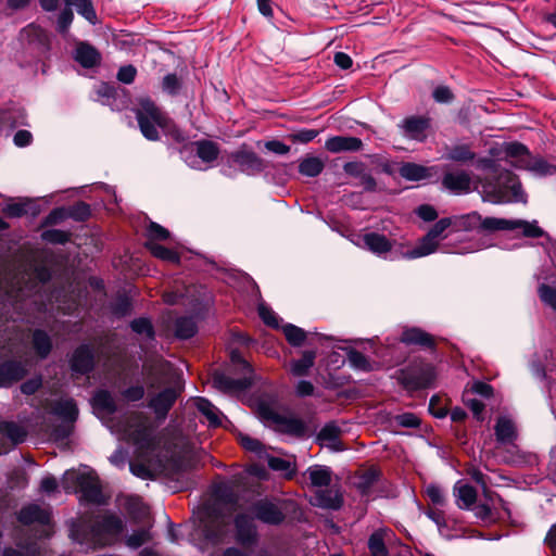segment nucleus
<instances>
[{"label": "nucleus", "instance_id": "a18cd8bd", "mask_svg": "<svg viewBox=\"0 0 556 556\" xmlns=\"http://www.w3.org/2000/svg\"><path fill=\"white\" fill-rule=\"evenodd\" d=\"M33 343L36 352L41 357H45L49 354L51 350V341L45 332L40 330L35 331L33 334Z\"/></svg>", "mask_w": 556, "mask_h": 556}, {"label": "nucleus", "instance_id": "4be33fe9", "mask_svg": "<svg viewBox=\"0 0 556 556\" xmlns=\"http://www.w3.org/2000/svg\"><path fill=\"white\" fill-rule=\"evenodd\" d=\"M25 372L26 368L20 363H4L0 366V387H8L20 380Z\"/></svg>", "mask_w": 556, "mask_h": 556}, {"label": "nucleus", "instance_id": "69168bd1", "mask_svg": "<svg viewBox=\"0 0 556 556\" xmlns=\"http://www.w3.org/2000/svg\"><path fill=\"white\" fill-rule=\"evenodd\" d=\"M73 12L71 9H65L61 12L58 20V29L61 33H65L73 21Z\"/></svg>", "mask_w": 556, "mask_h": 556}, {"label": "nucleus", "instance_id": "f257e3e1", "mask_svg": "<svg viewBox=\"0 0 556 556\" xmlns=\"http://www.w3.org/2000/svg\"><path fill=\"white\" fill-rule=\"evenodd\" d=\"M254 515L265 523L277 525L285 519L281 509L274 503L258 501L244 508L243 513H238L235 518L236 540L245 549H249L256 543L257 533L253 523Z\"/></svg>", "mask_w": 556, "mask_h": 556}, {"label": "nucleus", "instance_id": "de8ad7c7", "mask_svg": "<svg viewBox=\"0 0 556 556\" xmlns=\"http://www.w3.org/2000/svg\"><path fill=\"white\" fill-rule=\"evenodd\" d=\"M348 361L354 369L369 371L372 368L369 361L362 353L353 349L348 351Z\"/></svg>", "mask_w": 556, "mask_h": 556}, {"label": "nucleus", "instance_id": "c756f323", "mask_svg": "<svg viewBox=\"0 0 556 556\" xmlns=\"http://www.w3.org/2000/svg\"><path fill=\"white\" fill-rule=\"evenodd\" d=\"M476 154L469 144L457 143L446 149L445 157L458 163H467L475 159Z\"/></svg>", "mask_w": 556, "mask_h": 556}, {"label": "nucleus", "instance_id": "e433bc0d", "mask_svg": "<svg viewBox=\"0 0 556 556\" xmlns=\"http://www.w3.org/2000/svg\"><path fill=\"white\" fill-rule=\"evenodd\" d=\"M387 535V530H377L370 535L368 547L372 556H387L388 553L384 546V538Z\"/></svg>", "mask_w": 556, "mask_h": 556}, {"label": "nucleus", "instance_id": "473e14b6", "mask_svg": "<svg viewBox=\"0 0 556 556\" xmlns=\"http://www.w3.org/2000/svg\"><path fill=\"white\" fill-rule=\"evenodd\" d=\"M517 167L528 169L539 176H544L555 170V168L548 165L544 160L533 157L531 154H529L525 163H517Z\"/></svg>", "mask_w": 556, "mask_h": 556}, {"label": "nucleus", "instance_id": "6e6552de", "mask_svg": "<svg viewBox=\"0 0 556 556\" xmlns=\"http://www.w3.org/2000/svg\"><path fill=\"white\" fill-rule=\"evenodd\" d=\"M122 529L123 522L118 517L110 514L98 516L91 527V540L98 545L110 544Z\"/></svg>", "mask_w": 556, "mask_h": 556}, {"label": "nucleus", "instance_id": "f3484780", "mask_svg": "<svg viewBox=\"0 0 556 556\" xmlns=\"http://www.w3.org/2000/svg\"><path fill=\"white\" fill-rule=\"evenodd\" d=\"M332 471L329 467L323 465L309 466L303 477L315 488L328 486L331 482Z\"/></svg>", "mask_w": 556, "mask_h": 556}, {"label": "nucleus", "instance_id": "680f3d73", "mask_svg": "<svg viewBox=\"0 0 556 556\" xmlns=\"http://www.w3.org/2000/svg\"><path fill=\"white\" fill-rule=\"evenodd\" d=\"M27 202L10 203L5 206L3 212L11 217H18L27 213Z\"/></svg>", "mask_w": 556, "mask_h": 556}, {"label": "nucleus", "instance_id": "603ef678", "mask_svg": "<svg viewBox=\"0 0 556 556\" xmlns=\"http://www.w3.org/2000/svg\"><path fill=\"white\" fill-rule=\"evenodd\" d=\"M539 295L544 304L556 309V287L541 285L539 288Z\"/></svg>", "mask_w": 556, "mask_h": 556}, {"label": "nucleus", "instance_id": "4468645a", "mask_svg": "<svg viewBox=\"0 0 556 556\" xmlns=\"http://www.w3.org/2000/svg\"><path fill=\"white\" fill-rule=\"evenodd\" d=\"M325 148L331 153L355 152L363 148V142L356 137L334 136L326 140Z\"/></svg>", "mask_w": 556, "mask_h": 556}, {"label": "nucleus", "instance_id": "cd10ccee", "mask_svg": "<svg viewBox=\"0 0 556 556\" xmlns=\"http://www.w3.org/2000/svg\"><path fill=\"white\" fill-rule=\"evenodd\" d=\"M363 242L369 251L376 254L387 253L392 247L386 236L376 232L364 235Z\"/></svg>", "mask_w": 556, "mask_h": 556}, {"label": "nucleus", "instance_id": "0eeeda50", "mask_svg": "<svg viewBox=\"0 0 556 556\" xmlns=\"http://www.w3.org/2000/svg\"><path fill=\"white\" fill-rule=\"evenodd\" d=\"M520 231L525 237L539 238L544 231L538 226V223L523 219H507L500 217H481L480 231Z\"/></svg>", "mask_w": 556, "mask_h": 556}, {"label": "nucleus", "instance_id": "338daca9", "mask_svg": "<svg viewBox=\"0 0 556 556\" xmlns=\"http://www.w3.org/2000/svg\"><path fill=\"white\" fill-rule=\"evenodd\" d=\"M136 68L131 65L123 66L117 73V78L122 83L130 84L135 79Z\"/></svg>", "mask_w": 556, "mask_h": 556}, {"label": "nucleus", "instance_id": "bb28decb", "mask_svg": "<svg viewBox=\"0 0 556 556\" xmlns=\"http://www.w3.org/2000/svg\"><path fill=\"white\" fill-rule=\"evenodd\" d=\"M92 407L100 417H104L115 412V402L108 391H99L92 399Z\"/></svg>", "mask_w": 556, "mask_h": 556}, {"label": "nucleus", "instance_id": "f704fd0d", "mask_svg": "<svg viewBox=\"0 0 556 556\" xmlns=\"http://www.w3.org/2000/svg\"><path fill=\"white\" fill-rule=\"evenodd\" d=\"M324 162L317 156L303 159L299 164V172L307 177H316L324 169Z\"/></svg>", "mask_w": 556, "mask_h": 556}, {"label": "nucleus", "instance_id": "393cba45", "mask_svg": "<svg viewBox=\"0 0 556 556\" xmlns=\"http://www.w3.org/2000/svg\"><path fill=\"white\" fill-rule=\"evenodd\" d=\"M456 504L462 509L470 508L477 500L476 490L466 483L457 482L454 486Z\"/></svg>", "mask_w": 556, "mask_h": 556}, {"label": "nucleus", "instance_id": "b1692460", "mask_svg": "<svg viewBox=\"0 0 556 556\" xmlns=\"http://www.w3.org/2000/svg\"><path fill=\"white\" fill-rule=\"evenodd\" d=\"M495 435L501 444L513 443L517 438L514 422L507 417H500L495 425Z\"/></svg>", "mask_w": 556, "mask_h": 556}, {"label": "nucleus", "instance_id": "dca6fc26", "mask_svg": "<svg viewBox=\"0 0 556 556\" xmlns=\"http://www.w3.org/2000/svg\"><path fill=\"white\" fill-rule=\"evenodd\" d=\"M400 175L412 181H419L424 179H429L432 176L438 174L437 166L426 167L415 163H405L400 167Z\"/></svg>", "mask_w": 556, "mask_h": 556}, {"label": "nucleus", "instance_id": "bf43d9fd", "mask_svg": "<svg viewBox=\"0 0 556 556\" xmlns=\"http://www.w3.org/2000/svg\"><path fill=\"white\" fill-rule=\"evenodd\" d=\"M148 236L150 241L154 242V240H165L168 238L169 232L167 229L162 227L156 223H151L148 228Z\"/></svg>", "mask_w": 556, "mask_h": 556}, {"label": "nucleus", "instance_id": "37998d69", "mask_svg": "<svg viewBox=\"0 0 556 556\" xmlns=\"http://www.w3.org/2000/svg\"><path fill=\"white\" fill-rule=\"evenodd\" d=\"M67 7L76 8L77 12L91 23L96 21V13L89 0H64Z\"/></svg>", "mask_w": 556, "mask_h": 556}, {"label": "nucleus", "instance_id": "ddd939ff", "mask_svg": "<svg viewBox=\"0 0 556 556\" xmlns=\"http://www.w3.org/2000/svg\"><path fill=\"white\" fill-rule=\"evenodd\" d=\"M230 159L242 172L248 174L261 172L263 169V161L253 151L247 150L244 147L233 152L230 155Z\"/></svg>", "mask_w": 556, "mask_h": 556}, {"label": "nucleus", "instance_id": "e2e57ef3", "mask_svg": "<svg viewBox=\"0 0 556 556\" xmlns=\"http://www.w3.org/2000/svg\"><path fill=\"white\" fill-rule=\"evenodd\" d=\"M149 539V533L147 530H140L127 538V545L130 547H139L143 543H146Z\"/></svg>", "mask_w": 556, "mask_h": 556}, {"label": "nucleus", "instance_id": "9d476101", "mask_svg": "<svg viewBox=\"0 0 556 556\" xmlns=\"http://www.w3.org/2000/svg\"><path fill=\"white\" fill-rule=\"evenodd\" d=\"M177 396V389L166 388L163 391L150 396L149 407L154 412L159 419H164L168 410L174 405Z\"/></svg>", "mask_w": 556, "mask_h": 556}, {"label": "nucleus", "instance_id": "2f4dec72", "mask_svg": "<svg viewBox=\"0 0 556 556\" xmlns=\"http://www.w3.org/2000/svg\"><path fill=\"white\" fill-rule=\"evenodd\" d=\"M76 61L84 67H92L99 62V53L88 45L80 43L75 53Z\"/></svg>", "mask_w": 556, "mask_h": 556}, {"label": "nucleus", "instance_id": "ea45409f", "mask_svg": "<svg viewBox=\"0 0 556 556\" xmlns=\"http://www.w3.org/2000/svg\"><path fill=\"white\" fill-rule=\"evenodd\" d=\"M505 153L510 159V163L516 167L517 163H525L530 154L523 144L516 142L506 144Z\"/></svg>", "mask_w": 556, "mask_h": 556}, {"label": "nucleus", "instance_id": "4c0bfd02", "mask_svg": "<svg viewBox=\"0 0 556 556\" xmlns=\"http://www.w3.org/2000/svg\"><path fill=\"white\" fill-rule=\"evenodd\" d=\"M197 408L207 418L211 425L220 424L218 409L206 399L198 397L194 402Z\"/></svg>", "mask_w": 556, "mask_h": 556}, {"label": "nucleus", "instance_id": "4d7b16f0", "mask_svg": "<svg viewBox=\"0 0 556 556\" xmlns=\"http://www.w3.org/2000/svg\"><path fill=\"white\" fill-rule=\"evenodd\" d=\"M319 131L315 129H302L290 135V139L294 142L307 143L318 136Z\"/></svg>", "mask_w": 556, "mask_h": 556}, {"label": "nucleus", "instance_id": "58836bf2", "mask_svg": "<svg viewBox=\"0 0 556 556\" xmlns=\"http://www.w3.org/2000/svg\"><path fill=\"white\" fill-rule=\"evenodd\" d=\"M147 248L149 249L150 253L153 256H155L160 260H163V261H166L169 263H178L179 262V256L175 251L167 249L156 242L149 241L147 243Z\"/></svg>", "mask_w": 556, "mask_h": 556}, {"label": "nucleus", "instance_id": "c9c22d12", "mask_svg": "<svg viewBox=\"0 0 556 556\" xmlns=\"http://www.w3.org/2000/svg\"><path fill=\"white\" fill-rule=\"evenodd\" d=\"M341 496L333 491L318 492L315 496L314 504L323 508L337 509L341 506Z\"/></svg>", "mask_w": 556, "mask_h": 556}, {"label": "nucleus", "instance_id": "9b49d317", "mask_svg": "<svg viewBox=\"0 0 556 556\" xmlns=\"http://www.w3.org/2000/svg\"><path fill=\"white\" fill-rule=\"evenodd\" d=\"M26 438L25 429L14 422L0 424V454L7 452L11 446L21 443Z\"/></svg>", "mask_w": 556, "mask_h": 556}, {"label": "nucleus", "instance_id": "7ed1b4c3", "mask_svg": "<svg viewBox=\"0 0 556 556\" xmlns=\"http://www.w3.org/2000/svg\"><path fill=\"white\" fill-rule=\"evenodd\" d=\"M237 501L218 500L213 507H206L201 514L200 528L204 538L217 544L224 541L229 530L230 516L239 510Z\"/></svg>", "mask_w": 556, "mask_h": 556}, {"label": "nucleus", "instance_id": "5fc2aeb1", "mask_svg": "<svg viewBox=\"0 0 556 556\" xmlns=\"http://www.w3.org/2000/svg\"><path fill=\"white\" fill-rule=\"evenodd\" d=\"M239 440L242 447L247 451L254 452L258 455L263 453L264 446L258 440L243 434L240 435Z\"/></svg>", "mask_w": 556, "mask_h": 556}, {"label": "nucleus", "instance_id": "2eb2a0df", "mask_svg": "<svg viewBox=\"0 0 556 556\" xmlns=\"http://www.w3.org/2000/svg\"><path fill=\"white\" fill-rule=\"evenodd\" d=\"M50 413L64 421L74 422L78 416V408L75 402L68 397H60L50 404Z\"/></svg>", "mask_w": 556, "mask_h": 556}, {"label": "nucleus", "instance_id": "8fccbe9b", "mask_svg": "<svg viewBox=\"0 0 556 556\" xmlns=\"http://www.w3.org/2000/svg\"><path fill=\"white\" fill-rule=\"evenodd\" d=\"M268 465L271 469L283 472L287 478H291L294 472L292 464L283 458L269 457Z\"/></svg>", "mask_w": 556, "mask_h": 556}, {"label": "nucleus", "instance_id": "774afa93", "mask_svg": "<svg viewBox=\"0 0 556 556\" xmlns=\"http://www.w3.org/2000/svg\"><path fill=\"white\" fill-rule=\"evenodd\" d=\"M265 148L268 151H271V152H274L276 154H280V155L287 154L290 151V148L288 146H286L283 142L278 141V140L267 141L265 143Z\"/></svg>", "mask_w": 556, "mask_h": 556}, {"label": "nucleus", "instance_id": "0e129e2a", "mask_svg": "<svg viewBox=\"0 0 556 556\" xmlns=\"http://www.w3.org/2000/svg\"><path fill=\"white\" fill-rule=\"evenodd\" d=\"M433 98L437 102L447 103L452 101L453 94L450 88L445 86H439L433 90Z\"/></svg>", "mask_w": 556, "mask_h": 556}, {"label": "nucleus", "instance_id": "09e8293b", "mask_svg": "<svg viewBox=\"0 0 556 556\" xmlns=\"http://www.w3.org/2000/svg\"><path fill=\"white\" fill-rule=\"evenodd\" d=\"M281 428L291 434L301 435L305 432V424L298 418H286L281 420Z\"/></svg>", "mask_w": 556, "mask_h": 556}, {"label": "nucleus", "instance_id": "13d9d810", "mask_svg": "<svg viewBox=\"0 0 556 556\" xmlns=\"http://www.w3.org/2000/svg\"><path fill=\"white\" fill-rule=\"evenodd\" d=\"M131 328L135 332L143 334L148 338H152L153 329L148 319L139 318L131 323Z\"/></svg>", "mask_w": 556, "mask_h": 556}, {"label": "nucleus", "instance_id": "c85d7f7f", "mask_svg": "<svg viewBox=\"0 0 556 556\" xmlns=\"http://www.w3.org/2000/svg\"><path fill=\"white\" fill-rule=\"evenodd\" d=\"M439 247V241L432 238L429 233H427L418 243V245L404 253L406 258H418L422 256H427L437 251Z\"/></svg>", "mask_w": 556, "mask_h": 556}, {"label": "nucleus", "instance_id": "72a5a7b5", "mask_svg": "<svg viewBox=\"0 0 556 556\" xmlns=\"http://www.w3.org/2000/svg\"><path fill=\"white\" fill-rule=\"evenodd\" d=\"M402 341L407 344H419L422 346H432V338L418 328L407 329L402 333Z\"/></svg>", "mask_w": 556, "mask_h": 556}, {"label": "nucleus", "instance_id": "6e6d98bb", "mask_svg": "<svg viewBox=\"0 0 556 556\" xmlns=\"http://www.w3.org/2000/svg\"><path fill=\"white\" fill-rule=\"evenodd\" d=\"M426 494L432 504L442 506L445 503V496L441 488L430 484L426 488Z\"/></svg>", "mask_w": 556, "mask_h": 556}, {"label": "nucleus", "instance_id": "a211bd4d", "mask_svg": "<svg viewBox=\"0 0 556 556\" xmlns=\"http://www.w3.org/2000/svg\"><path fill=\"white\" fill-rule=\"evenodd\" d=\"M451 224L452 230L455 232L459 231H480L481 215L477 212H471L464 215L452 216Z\"/></svg>", "mask_w": 556, "mask_h": 556}, {"label": "nucleus", "instance_id": "a878e982", "mask_svg": "<svg viewBox=\"0 0 556 556\" xmlns=\"http://www.w3.org/2000/svg\"><path fill=\"white\" fill-rule=\"evenodd\" d=\"M18 519L25 525L33 522L47 523L49 521V511L37 505H28L20 511Z\"/></svg>", "mask_w": 556, "mask_h": 556}, {"label": "nucleus", "instance_id": "5701e85b", "mask_svg": "<svg viewBox=\"0 0 556 556\" xmlns=\"http://www.w3.org/2000/svg\"><path fill=\"white\" fill-rule=\"evenodd\" d=\"M428 127L429 121L422 117H409L403 122L405 135L415 140H424Z\"/></svg>", "mask_w": 556, "mask_h": 556}, {"label": "nucleus", "instance_id": "f03ea898", "mask_svg": "<svg viewBox=\"0 0 556 556\" xmlns=\"http://www.w3.org/2000/svg\"><path fill=\"white\" fill-rule=\"evenodd\" d=\"M109 427L119 439L135 445L140 454L153 452L160 445V438L155 434L149 418L142 413L128 414Z\"/></svg>", "mask_w": 556, "mask_h": 556}, {"label": "nucleus", "instance_id": "49530a36", "mask_svg": "<svg viewBox=\"0 0 556 556\" xmlns=\"http://www.w3.org/2000/svg\"><path fill=\"white\" fill-rule=\"evenodd\" d=\"M22 114L15 110H8L0 113V128L12 129L16 125L22 124Z\"/></svg>", "mask_w": 556, "mask_h": 556}, {"label": "nucleus", "instance_id": "423d86ee", "mask_svg": "<svg viewBox=\"0 0 556 556\" xmlns=\"http://www.w3.org/2000/svg\"><path fill=\"white\" fill-rule=\"evenodd\" d=\"M63 488L67 492H79L83 497L92 503H102L103 496L101 493L98 477L92 470H67L64 473Z\"/></svg>", "mask_w": 556, "mask_h": 556}, {"label": "nucleus", "instance_id": "412c9836", "mask_svg": "<svg viewBox=\"0 0 556 556\" xmlns=\"http://www.w3.org/2000/svg\"><path fill=\"white\" fill-rule=\"evenodd\" d=\"M72 369L75 372H88L93 365V355L89 346L83 345L78 348L71 361Z\"/></svg>", "mask_w": 556, "mask_h": 556}, {"label": "nucleus", "instance_id": "f8f14e48", "mask_svg": "<svg viewBox=\"0 0 556 556\" xmlns=\"http://www.w3.org/2000/svg\"><path fill=\"white\" fill-rule=\"evenodd\" d=\"M444 188L456 194L469 193L472 190V179L465 170L450 172L443 177Z\"/></svg>", "mask_w": 556, "mask_h": 556}, {"label": "nucleus", "instance_id": "052dcab7", "mask_svg": "<svg viewBox=\"0 0 556 556\" xmlns=\"http://www.w3.org/2000/svg\"><path fill=\"white\" fill-rule=\"evenodd\" d=\"M258 314L262 320L270 326V327H277L278 326V317L276 316L275 312H273L269 307H267L264 304H261L258 306Z\"/></svg>", "mask_w": 556, "mask_h": 556}, {"label": "nucleus", "instance_id": "20e7f679", "mask_svg": "<svg viewBox=\"0 0 556 556\" xmlns=\"http://www.w3.org/2000/svg\"><path fill=\"white\" fill-rule=\"evenodd\" d=\"M136 117L142 135L149 140L159 139L157 129L176 139L180 136L170 118L149 98H140L138 100Z\"/></svg>", "mask_w": 556, "mask_h": 556}, {"label": "nucleus", "instance_id": "3c124183", "mask_svg": "<svg viewBox=\"0 0 556 556\" xmlns=\"http://www.w3.org/2000/svg\"><path fill=\"white\" fill-rule=\"evenodd\" d=\"M172 371V365L165 361L159 359L148 368V375L163 381V376H167Z\"/></svg>", "mask_w": 556, "mask_h": 556}, {"label": "nucleus", "instance_id": "79ce46f5", "mask_svg": "<svg viewBox=\"0 0 556 556\" xmlns=\"http://www.w3.org/2000/svg\"><path fill=\"white\" fill-rule=\"evenodd\" d=\"M197 331L195 323L192 318L182 317L177 319L175 333L180 339L191 338Z\"/></svg>", "mask_w": 556, "mask_h": 556}, {"label": "nucleus", "instance_id": "6ab92c4d", "mask_svg": "<svg viewBox=\"0 0 556 556\" xmlns=\"http://www.w3.org/2000/svg\"><path fill=\"white\" fill-rule=\"evenodd\" d=\"M214 386L224 392H238L247 389L251 384L248 377L241 379H232L224 374H216L213 378Z\"/></svg>", "mask_w": 556, "mask_h": 556}, {"label": "nucleus", "instance_id": "864d4df0", "mask_svg": "<svg viewBox=\"0 0 556 556\" xmlns=\"http://www.w3.org/2000/svg\"><path fill=\"white\" fill-rule=\"evenodd\" d=\"M448 228H452L451 218H441L433 225L428 233L437 241H439L441 238H443V232Z\"/></svg>", "mask_w": 556, "mask_h": 556}, {"label": "nucleus", "instance_id": "1a4fd4ad", "mask_svg": "<svg viewBox=\"0 0 556 556\" xmlns=\"http://www.w3.org/2000/svg\"><path fill=\"white\" fill-rule=\"evenodd\" d=\"M399 379L401 383L409 390L428 388L435 379V372L432 366L409 368L402 370Z\"/></svg>", "mask_w": 556, "mask_h": 556}, {"label": "nucleus", "instance_id": "7c9ffc66", "mask_svg": "<svg viewBox=\"0 0 556 556\" xmlns=\"http://www.w3.org/2000/svg\"><path fill=\"white\" fill-rule=\"evenodd\" d=\"M316 358L314 351H305L302 354V358L292 361L289 365V370L294 376H305L309 368L313 367Z\"/></svg>", "mask_w": 556, "mask_h": 556}, {"label": "nucleus", "instance_id": "39448f33", "mask_svg": "<svg viewBox=\"0 0 556 556\" xmlns=\"http://www.w3.org/2000/svg\"><path fill=\"white\" fill-rule=\"evenodd\" d=\"M483 201L494 204L507 202H526L525 193L518 179L509 172L501 175L496 184L483 182L481 185Z\"/></svg>", "mask_w": 556, "mask_h": 556}, {"label": "nucleus", "instance_id": "a19ab883", "mask_svg": "<svg viewBox=\"0 0 556 556\" xmlns=\"http://www.w3.org/2000/svg\"><path fill=\"white\" fill-rule=\"evenodd\" d=\"M197 146V154L203 162H212L216 160L218 155V148L212 141H198Z\"/></svg>", "mask_w": 556, "mask_h": 556}, {"label": "nucleus", "instance_id": "c03bdc74", "mask_svg": "<svg viewBox=\"0 0 556 556\" xmlns=\"http://www.w3.org/2000/svg\"><path fill=\"white\" fill-rule=\"evenodd\" d=\"M282 330L288 342L294 346H300L305 341L306 333L300 327L289 324L286 325Z\"/></svg>", "mask_w": 556, "mask_h": 556}, {"label": "nucleus", "instance_id": "aec40b11", "mask_svg": "<svg viewBox=\"0 0 556 556\" xmlns=\"http://www.w3.org/2000/svg\"><path fill=\"white\" fill-rule=\"evenodd\" d=\"M339 437L340 429L334 425H327L318 433L317 441L323 447H328L332 451H342L343 445Z\"/></svg>", "mask_w": 556, "mask_h": 556}]
</instances>
